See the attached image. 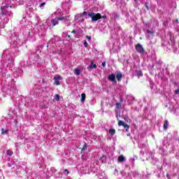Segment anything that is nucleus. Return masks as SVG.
Instances as JSON below:
<instances>
[{"label": "nucleus", "mask_w": 179, "mask_h": 179, "mask_svg": "<svg viewBox=\"0 0 179 179\" xmlns=\"http://www.w3.org/2000/svg\"><path fill=\"white\" fill-rule=\"evenodd\" d=\"M108 80H110L111 82H115V75L111 74L108 76Z\"/></svg>", "instance_id": "nucleus-10"}, {"label": "nucleus", "mask_w": 179, "mask_h": 179, "mask_svg": "<svg viewBox=\"0 0 179 179\" xmlns=\"http://www.w3.org/2000/svg\"><path fill=\"white\" fill-rule=\"evenodd\" d=\"M84 46L87 48V42L86 41H84Z\"/></svg>", "instance_id": "nucleus-23"}, {"label": "nucleus", "mask_w": 179, "mask_h": 179, "mask_svg": "<svg viewBox=\"0 0 179 179\" xmlns=\"http://www.w3.org/2000/svg\"><path fill=\"white\" fill-rule=\"evenodd\" d=\"M147 33L150 34L152 32L150 31V30H147Z\"/></svg>", "instance_id": "nucleus-30"}, {"label": "nucleus", "mask_w": 179, "mask_h": 179, "mask_svg": "<svg viewBox=\"0 0 179 179\" xmlns=\"http://www.w3.org/2000/svg\"><path fill=\"white\" fill-rule=\"evenodd\" d=\"M64 171H65V173H67V174H68V173H69V172H68V169H65Z\"/></svg>", "instance_id": "nucleus-32"}, {"label": "nucleus", "mask_w": 179, "mask_h": 179, "mask_svg": "<svg viewBox=\"0 0 179 179\" xmlns=\"http://www.w3.org/2000/svg\"><path fill=\"white\" fill-rule=\"evenodd\" d=\"M86 38H87V40H92V36H86Z\"/></svg>", "instance_id": "nucleus-24"}, {"label": "nucleus", "mask_w": 179, "mask_h": 179, "mask_svg": "<svg viewBox=\"0 0 179 179\" xmlns=\"http://www.w3.org/2000/svg\"><path fill=\"white\" fill-rule=\"evenodd\" d=\"M167 128H169V122L166 120L164 124V129H167Z\"/></svg>", "instance_id": "nucleus-17"}, {"label": "nucleus", "mask_w": 179, "mask_h": 179, "mask_svg": "<svg viewBox=\"0 0 179 179\" xmlns=\"http://www.w3.org/2000/svg\"><path fill=\"white\" fill-rule=\"evenodd\" d=\"M102 66H106V62H103V63H102Z\"/></svg>", "instance_id": "nucleus-28"}, {"label": "nucleus", "mask_w": 179, "mask_h": 179, "mask_svg": "<svg viewBox=\"0 0 179 179\" xmlns=\"http://www.w3.org/2000/svg\"><path fill=\"white\" fill-rule=\"evenodd\" d=\"M146 8H147V9L149 10V6H148V5H146Z\"/></svg>", "instance_id": "nucleus-33"}, {"label": "nucleus", "mask_w": 179, "mask_h": 179, "mask_svg": "<svg viewBox=\"0 0 179 179\" xmlns=\"http://www.w3.org/2000/svg\"><path fill=\"white\" fill-rule=\"evenodd\" d=\"M8 130H5L3 128L1 129V134L2 135H6V134H8Z\"/></svg>", "instance_id": "nucleus-19"}, {"label": "nucleus", "mask_w": 179, "mask_h": 179, "mask_svg": "<svg viewBox=\"0 0 179 179\" xmlns=\"http://www.w3.org/2000/svg\"><path fill=\"white\" fill-rule=\"evenodd\" d=\"M175 94H179V88L176 90H175Z\"/></svg>", "instance_id": "nucleus-25"}, {"label": "nucleus", "mask_w": 179, "mask_h": 179, "mask_svg": "<svg viewBox=\"0 0 179 179\" xmlns=\"http://www.w3.org/2000/svg\"><path fill=\"white\" fill-rule=\"evenodd\" d=\"M87 15V12H83V14H77L75 15V21L76 22H83L85 18L83 16H86Z\"/></svg>", "instance_id": "nucleus-4"}, {"label": "nucleus", "mask_w": 179, "mask_h": 179, "mask_svg": "<svg viewBox=\"0 0 179 179\" xmlns=\"http://www.w3.org/2000/svg\"><path fill=\"white\" fill-rule=\"evenodd\" d=\"M5 3H2L1 6V13H0V27L1 29H3L5 27V24H7L8 22H9V18L13 15L12 12L9 11V8H12V1L10 0H4Z\"/></svg>", "instance_id": "nucleus-1"}, {"label": "nucleus", "mask_w": 179, "mask_h": 179, "mask_svg": "<svg viewBox=\"0 0 179 179\" xmlns=\"http://www.w3.org/2000/svg\"><path fill=\"white\" fill-rule=\"evenodd\" d=\"M101 17H102V19H106L107 16L106 15H103L102 17L101 16Z\"/></svg>", "instance_id": "nucleus-27"}, {"label": "nucleus", "mask_w": 179, "mask_h": 179, "mask_svg": "<svg viewBox=\"0 0 179 179\" xmlns=\"http://www.w3.org/2000/svg\"><path fill=\"white\" fill-rule=\"evenodd\" d=\"M116 107H117V108H121V103H116Z\"/></svg>", "instance_id": "nucleus-22"}, {"label": "nucleus", "mask_w": 179, "mask_h": 179, "mask_svg": "<svg viewBox=\"0 0 179 179\" xmlns=\"http://www.w3.org/2000/svg\"><path fill=\"white\" fill-rule=\"evenodd\" d=\"M125 160V157H124V155H121L118 157V162H120V163H122V162H124Z\"/></svg>", "instance_id": "nucleus-13"}, {"label": "nucleus", "mask_w": 179, "mask_h": 179, "mask_svg": "<svg viewBox=\"0 0 179 179\" xmlns=\"http://www.w3.org/2000/svg\"><path fill=\"white\" fill-rule=\"evenodd\" d=\"M136 2V0H134Z\"/></svg>", "instance_id": "nucleus-35"}, {"label": "nucleus", "mask_w": 179, "mask_h": 179, "mask_svg": "<svg viewBox=\"0 0 179 179\" xmlns=\"http://www.w3.org/2000/svg\"><path fill=\"white\" fill-rule=\"evenodd\" d=\"M53 80H55V85H56V86H59V85H61L59 80H62V77L59 75H57L55 76Z\"/></svg>", "instance_id": "nucleus-5"}, {"label": "nucleus", "mask_w": 179, "mask_h": 179, "mask_svg": "<svg viewBox=\"0 0 179 179\" xmlns=\"http://www.w3.org/2000/svg\"><path fill=\"white\" fill-rule=\"evenodd\" d=\"M136 50L137 52H139L140 54H143L145 52V49H143V46L141 44H137L136 46Z\"/></svg>", "instance_id": "nucleus-6"}, {"label": "nucleus", "mask_w": 179, "mask_h": 179, "mask_svg": "<svg viewBox=\"0 0 179 179\" xmlns=\"http://www.w3.org/2000/svg\"><path fill=\"white\" fill-rule=\"evenodd\" d=\"M45 5V3H42L41 5H40V7L41 8H43V6H44Z\"/></svg>", "instance_id": "nucleus-26"}, {"label": "nucleus", "mask_w": 179, "mask_h": 179, "mask_svg": "<svg viewBox=\"0 0 179 179\" xmlns=\"http://www.w3.org/2000/svg\"><path fill=\"white\" fill-rule=\"evenodd\" d=\"M118 125L119 127H124V128L126 129V131H128V129H129V126L122 120H120L118 122Z\"/></svg>", "instance_id": "nucleus-7"}, {"label": "nucleus", "mask_w": 179, "mask_h": 179, "mask_svg": "<svg viewBox=\"0 0 179 179\" xmlns=\"http://www.w3.org/2000/svg\"><path fill=\"white\" fill-rule=\"evenodd\" d=\"M8 54H9V50H6L3 51V55L4 57H8Z\"/></svg>", "instance_id": "nucleus-18"}, {"label": "nucleus", "mask_w": 179, "mask_h": 179, "mask_svg": "<svg viewBox=\"0 0 179 179\" xmlns=\"http://www.w3.org/2000/svg\"><path fill=\"white\" fill-rule=\"evenodd\" d=\"M59 20L57 18H55L52 20L50 21V20H48L44 24H43V27L41 28V30H43V29H45V27H50V29H51V27H54V26H57V24H59Z\"/></svg>", "instance_id": "nucleus-2"}, {"label": "nucleus", "mask_w": 179, "mask_h": 179, "mask_svg": "<svg viewBox=\"0 0 179 179\" xmlns=\"http://www.w3.org/2000/svg\"><path fill=\"white\" fill-rule=\"evenodd\" d=\"M74 75L79 76V75H80V70L79 69H75Z\"/></svg>", "instance_id": "nucleus-12"}, {"label": "nucleus", "mask_w": 179, "mask_h": 179, "mask_svg": "<svg viewBox=\"0 0 179 179\" xmlns=\"http://www.w3.org/2000/svg\"><path fill=\"white\" fill-rule=\"evenodd\" d=\"M109 134L112 136L115 135V129H109Z\"/></svg>", "instance_id": "nucleus-14"}, {"label": "nucleus", "mask_w": 179, "mask_h": 179, "mask_svg": "<svg viewBox=\"0 0 179 179\" xmlns=\"http://www.w3.org/2000/svg\"><path fill=\"white\" fill-rule=\"evenodd\" d=\"M87 146L86 145H84V147L82 149V151L85 150V149H86Z\"/></svg>", "instance_id": "nucleus-29"}, {"label": "nucleus", "mask_w": 179, "mask_h": 179, "mask_svg": "<svg viewBox=\"0 0 179 179\" xmlns=\"http://www.w3.org/2000/svg\"><path fill=\"white\" fill-rule=\"evenodd\" d=\"M55 100H56V101H59V94H56L55 96Z\"/></svg>", "instance_id": "nucleus-20"}, {"label": "nucleus", "mask_w": 179, "mask_h": 179, "mask_svg": "<svg viewBox=\"0 0 179 179\" xmlns=\"http://www.w3.org/2000/svg\"><path fill=\"white\" fill-rule=\"evenodd\" d=\"M68 37H71L70 36H68Z\"/></svg>", "instance_id": "nucleus-34"}, {"label": "nucleus", "mask_w": 179, "mask_h": 179, "mask_svg": "<svg viewBox=\"0 0 179 179\" xmlns=\"http://www.w3.org/2000/svg\"><path fill=\"white\" fill-rule=\"evenodd\" d=\"M137 75H138V76H142V71H137Z\"/></svg>", "instance_id": "nucleus-21"}, {"label": "nucleus", "mask_w": 179, "mask_h": 179, "mask_svg": "<svg viewBox=\"0 0 179 179\" xmlns=\"http://www.w3.org/2000/svg\"><path fill=\"white\" fill-rule=\"evenodd\" d=\"M116 78L119 82H120L121 79H122V73L121 72H117L116 74Z\"/></svg>", "instance_id": "nucleus-9"}, {"label": "nucleus", "mask_w": 179, "mask_h": 179, "mask_svg": "<svg viewBox=\"0 0 179 179\" xmlns=\"http://www.w3.org/2000/svg\"><path fill=\"white\" fill-rule=\"evenodd\" d=\"M7 156H12L13 155V151L8 150L6 151Z\"/></svg>", "instance_id": "nucleus-15"}, {"label": "nucleus", "mask_w": 179, "mask_h": 179, "mask_svg": "<svg viewBox=\"0 0 179 179\" xmlns=\"http://www.w3.org/2000/svg\"><path fill=\"white\" fill-rule=\"evenodd\" d=\"M58 20L60 22H69V16L62 15V16L58 17Z\"/></svg>", "instance_id": "nucleus-8"}, {"label": "nucleus", "mask_w": 179, "mask_h": 179, "mask_svg": "<svg viewBox=\"0 0 179 179\" xmlns=\"http://www.w3.org/2000/svg\"><path fill=\"white\" fill-rule=\"evenodd\" d=\"M92 68H94V69H96V68H97V66L94 64H93V61L91 62V65H90L87 67V69H92Z\"/></svg>", "instance_id": "nucleus-11"}, {"label": "nucleus", "mask_w": 179, "mask_h": 179, "mask_svg": "<svg viewBox=\"0 0 179 179\" xmlns=\"http://www.w3.org/2000/svg\"><path fill=\"white\" fill-rule=\"evenodd\" d=\"M85 99H86V94L83 93L81 94V101H85Z\"/></svg>", "instance_id": "nucleus-16"}, {"label": "nucleus", "mask_w": 179, "mask_h": 179, "mask_svg": "<svg viewBox=\"0 0 179 179\" xmlns=\"http://www.w3.org/2000/svg\"><path fill=\"white\" fill-rule=\"evenodd\" d=\"M88 16L92 18V22H97V20L101 19V15L100 13H91L88 14Z\"/></svg>", "instance_id": "nucleus-3"}, {"label": "nucleus", "mask_w": 179, "mask_h": 179, "mask_svg": "<svg viewBox=\"0 0 179 179\" xmlns=\"http://www.w3.org/2000/svg\"><path fill=\"white\" fill-rule=\"evenodd\" d=\"M71 33L75 34V33H76V31L73 30V31H71Z\"/></svg>", "instance_id": "nucleus-31"}]
</instances>
